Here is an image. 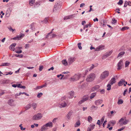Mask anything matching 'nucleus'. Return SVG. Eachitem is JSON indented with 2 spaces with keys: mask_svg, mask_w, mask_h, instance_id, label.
<instances>
[{
  "mask_svg": "<svg viewBox=\"0 0 131 131\" xmlns=\"http://www.w3.org/2000/svg\"><path fill=\"white\" fill-rule=\"evenodd\" d=\"M85 101L82 99L78 103V105H80L84 102Z\"/></svg>",
  "mask_w": 131,
  "mask_h": 131,
  "instance_id": "nucleus-49",
  "label": "nucleus"
},
{
  "mask_svg": "<svg viewBox=\"0 0 131 131\" xmlns=\"http://www.w3.org/2000/svg\"><path fill=\"white\" fill-rule=\"evenodd\" d=\"M22 124H21L19 125V127H20V129L21 130H24L26 128H24L23 129V127L22 126Z\"/></svg>",
  "mask_w": 131,
  "mask_h": 131,
  "instance_id": "nucleus-59",
  "label": "nucleus"
},
{
  "mask_svg": "<svg viewBox=\"0 0 131 131\" xmlns=\"http://www.w3.org/2000/svg\"><path fill=\"white\" fill-rule=\"evenodd\" d=\"M75 60V58L74 57H70L69 58L68 62L69 65L72 64Z\"/></svg>",
  "mask_w": 131,
  "mask_h": 131,
  "instance_id": "nucleus-8",
  "label": "nucleus"
},
{
  "mask_svg": "<svg viewBox=\"0 0 131 131\" xmlns=\"http://www.w3.org/2000/svg\"><path fill=\"white\" fill-rule=\"evenodd\" d=\"M35 3V0H29V4L31 6H32Z\"/></svg>",
  "mask_w": 131,
  "mask_h": 131,
  "instance_id": "nucleus-25",
  "label": "nucleus"
},
{
  "mask_svg": "<svg viewBox=\"0 0 131 131\" xmlns=\"http://www.w3.org/2000/svg\"><path fill=\"white\" fill-rule=\"evenodd\" d=\"M112 53V51H110L108 53H107L104 56V57H105V58H106L107 57L110 56L111 55V54Z\"/></svg>",
  "mask_w": 131,
  "mask_h": 131,
  "instance_id": "nucleus-42",
  "label": "nucleus"
},
{
  "mask_svg": "<svg viewBox=\"0 0 131 131\" xmlns=\"http://www.w3.org/2000/svg\"><path fill=\"white\" fill-rule=\"evenodd\" d=\"M47 84L46 83H45L43 85L40 86L41 88V89L43 87H45L46 86Z\"/></svg>",
  "mask_w": 131,
  "mask_h": 131,
  "instance_id": "nucleus-60",
  "label": "nucleus"
},
{
  "mask_svg": "<svg viewBox=\"0 0 131 131\" xmlns=\"http://www.w3.org/2000/svg\"><path fill=\"white\" fill-rule=\"evenodd\" d=\"M62 5V3L61 2L58 1L55 3L54 5L53 11L55 12L59 9L61 7Z\"/></svg>",
  "mask_w": 131,
  "mask_h": 131,
  "instance_id": "nucleus-4",
  "label": "nucleus"
},
{
  "mask_svg": "<svg viewBox=\"0 0 131 131\" xmlns=\"http://www.w3.org/2000/svg\"><path fill=\"white\" fill-rule=\"evenodd\" d=\"M31 105L33 109L35 110L37 106V104L36 103H33L31 104Z\"/></svg>",
  "mask_w": 131,
  "mask_h": 131,
  "instance_id": "nucleus-30",
  "label": "nucleus"
},
{
  "mask_svg": "<svg viewBox=\"0 0 131 131\" xmlns=\"http://www.w3.org/2000/svg\"><path fill=\"white\" fill-rule=\"evenodd\" d=\"M103 102L102 100H98L95 101L94 104L95 105H98L101 104Z\"/></svg>",
  "mask_w": 131,
  "mask_h": 131,
  "instance_id": "nucleus-13",
  "label": "nucleus"
},
{
  "mask_svg": "<svg viewBox=\"0 0 131 131\" xmlns=\"http://www.w3.org/2000/svg\"><path fill=\"white\" fill-rule=\"evenodd\" d=\"M24 36V34H20L19 36H18L14 38L13 39L15 40H20Z\"/></svg>",
  "mask_w": 131,
  "mask_h": 131,
  "instance_id": "nucleus-16",
  "label": "nucleus"
},
{
  "mask_svg": "<svg viewBox=\"0 0 131 131\" xmlns=\"http://www.w3.org/2000/svg\"><path fill=\"white\" fill-rule=\"evenodd\" d=\"M40 86H37L35 88H34V89L35 90H37L39 89H40Z\"/></svg>",
  "mask_w": 131,
  "mask_h": 131,
  "instance_id": "nucleus-58",
  "label": "nucleus"
},
{
  "mask_svg": "<svg viewBox=\"0 0 131 131\" xmlns=\"http://www.w3.org/2000/svg\"><path fill=\"white\" fill-rule=\"evenodd\" d=\"M80 124L81 123L80 121L79 120H78L77 121L75 124L74 126L75 127H77L79 126Z\"/></svg>",
  "mask_w": 131,
  "mask_h": 131,
  "instance_id": "nucleus-23",
  "label": "nucleus"
},
{
  "mask_svg": "<svg viewBox=\"0 0 131 131\" xmlns=\"http://www.w3.org/2000/svg\"><path fill=\"white\" fill-rule=\"evenodd\" d=\"M48 129V127L45 124L41 127V131H46Z\"/></svg>",
  "mask_w": 131,
  "mask_h": 131,
  "instance_id": "nucleus-21",
  "label": "nucleus"
},
{
  "mask_svg": "<svg viewBox=\"0 0 131 131\" xmlns=\"http://www.w3.org/2000/svg\"><path fill=\"white\" fill-rule=\"evenodd\" d=\"M129 28V27H124L122 28L121 30L124 31L125 30L128 29Z\"/></svg>",
  "mask_w": 131,
  "mask_h": 131,
  "instance_id": "nucleus-47",
  "label": "nucleus"
},
{
  "mask_svg": "<svg viewBox=\"0 0 131 131\" xmlns=\"http://www.w3.org/2000/svg\"><path fill=\"white\" fill-rule=\"evenodd\" d=\"M69 96H68V97L69 99H72L73 98L74 94V92L73 91H71L69 93Z\"/></svg>",
  "mask_w": 131,
  "mask_h": 131,
  "instance_id": "nucleus-17",
  "label": "nucleus"
},
{
  "mask_svg": "<svg viewBox=\"0 0 131 131\" xmlns=\"http://www.w3.org/2000/svg\"><path fill=\"white\" fill-rule=\"evenodd\" d=\"M71 18V16H66L64 18V20H66V19H70Z\"/></svg>",
  "mask_w": 131,
  "mask_h": 131,
  "instance_id": "nucleus-45",
  "label": "nucleus"
},
{
  "mask_svg": "<svg viewBox=\"0 0 131 131\" xmlns=\"http://www.w3.org/2000/svg\"><path fill=\"white\" fill-rule=\"evenodd\" d=\"M112 85L110 84L109 83H108L107 84V90L108 91H109L111 89V86Z\"/></svg>",
  "mask_w": 131,
  "mask_h": 131,
  "instance_id": "nucleus-35",
  "label": "nucleus"
},
{
  "mask_svg": "<svg viewBox=\"0 0 131 131\" xmlns=\"http://www.w3.org/2000/svg\"><path fill=\"white\" fill-rule=\"evenodd\" d=\"M123 3V1L122 0H120L117 3V4L119 5H121Z\"/></svg>",
  "mask_w": 131,
  "mask_h": 131,
  "instance_id": "nucleus-53",
  "label": "nucleus"
},
{
  "mask_svg": "<svg viewBox=\"0 0 131 131\" xmlns=\"http://www.w3.org/2000/svg\"><path fill=\"white\" fill-rule=\"evenodd\" d=\"M48 17H46L45 18L43 21H41V22H43L44 23L46 24L47 23L48 21Z\"/></svg>",
  "mask_w": 131,
  "mask_h": 131,
  "instance_id": "nucleus-38",
  "label": "nucleus"
},
{
  "mask_svg": "<svg viewBox=\"0 0 131 131\" xmlns=\"http://www.w3.org/2000/svg\"><path fill=\"white\" fill-rule=\"evenodd\" d=\"M128 2L127 1H125V3H124V7H126L128 5Z\"/></svg>",
  "mask_w": 131,
  "mask_h": 131,
  "instance_id": "nucleus-55",
  "label": "nucleus"
},
{
  "mask_svg": "<svg viewBox=\"0 0 131 131\" xmlns=\"http://www.w3.org/2000/svg\"><path fill=\"white\" fill-rule=\"evenodd\" d=\"M62 62L63 64L65 66H67L68 64V63L66 59L63 60Z\"/></svg>",
  "mask_w": 131,
  "mask_h": 131,
  "instance_id": "nucleus-26",
  "label": "nucleus"
},
{
  "mask_svg": "<svg viewBox=\"0 0 131 131\" xmlns=\"http://www.w3.org/2000/svg\"><path fill=\"white\" fill-rule=\"evenodd\" d=\"M99 88V86L98 85H96L92 88L91 91H95L97 90Z\"/></svg>",
  "mask_w": 131,
  "mask_h": 131,
  "instance_id": "nucleus-18",
  "label": "nucleus"
},
{
  "mask_svg": "<svg viewBox=\"0 0 131 131\" xmlns=\"http://www.w3.org/2000/svg\"><path fill=\"white\" fill-rule=\"evenodd\" d=\"M43 95V93H40L38 94L37 95V97L39 98L41 97V96Z\"/></svg>",
  "mask_w": 131,
  "mask_h": 131,
  "instance_id": "nucleus-43",
  "label": "nucleus"
},
{
  "mask_svg": "<svg viewBox=\"0 0 131 131\" xmlns=\"http://www.w3.org/2000/svg\"><path fill=\"white\" fill-rule=\"evenodd\" d=\"M130 63V62L128 61H126L125 62V67H127L129 65Z\"/></svg>",
  "mask_w": 131,
  "mask_h": 131,
  "instance_id": "nucleus-41",
  "label": "nucleus"
},
{
  "mask_svg": "<svg viewBox=\"0 0 131 131\" xmlns=\"http://www.w3.org/2000/svg\"><path fill=\"white\" fill-rule=\"evenodd\" d=\"M9 82V81L8 80H4L3 81V83L4 84L8 83Z\"/></svg>",
  "mask_w": 131,
  "mask_h": 131,
  "instance_id": "nucleus-40",
  "label": "nucleus"
},
{
  "mask_svg": "<svg viewBox=\"0 0 131 131\" xmlns=\"http://www.w3.org/2000/svg\"><path fill=\"white\" fill-rule=\"evenodd\" d=\"M89 98V97L88 95H86L84 96L82 98V99L84 101L87 100Z\"/></svg>",
  "mask_w": 131,
  "mask_h": 131,
  "instance_id": "nucleus-28",
  "label": "nucleus"
},
{
  "mask_svg": "<svg viewBox=\"0 0 131 131\" xmlns=\"http://www.w3.org/2000/svg\"><path fill=\"white\" fill-rule=\"evenodd\" d=\"M31 106V104H29L27 105L25 107V108L26 110H28L29 108H30Z\"/></svg>",
  "mask_w": 131,
  "mask_h": 131,
  "instance_id": "nucleus-36",
  "label": "nucleus"
},
{
  "mask_svg": "<svg viewBox=\"0 0 131 131\" xmlns=\"http://www.w3.org/2000/svg\"><path fill=\"white\" fill-rule=\"evenodd\" d=\"M110 123L111 124H112V125H114L116 123V122L115 121H110Z\"/></svg>",
  "mask_w": 131,
  "mask_h": 131,
  "instance_id": "nucleus-44",
  "label": "nucleus"
},
{
  "mask_svg": "<svg viewBox=\"0 0 131 131\" xmlns=\"http://www.w3.org/2000/svg\"><path fill=\"white\" fill-rule=\"evenodd\" d=\"M66 99V96L62 97L61 99V102L57 104L58 106L60 108L68 107L69 104H68V103H66L65 101Z\"/></svg>",
  "mask_w": 131,
  "mask_h": 131,
  "instance_id": "nucleus-1",
  "label": "nucleus"
},
{
  "mask_svg": "<svg viewBox=\"0 0 131 131\" xmlns=\"http://www.w3.org/2000/svg\"><path fill=\"white\" fill-rule=\"evenodd\" d=\"M123 64V61L122 60H120L117 64V66L118 67L117 69L118 70H120L122 68Z\"/></svg>",
  "mask_w": 131,
  "mask_h": 131,
  "instance_id": "nucleus-9",
  "label": "nucleus"
},
{
  "mask_svg": "<svg viewBox=\"0 0 131 131\" xmlns=\"http://www.w3.org/2000/svg\"><path fill=\"white\" fill-rule=\"evenodd\" d=\"M123 101L121 99L119 100L117 102V104L118 105L122 104L123 103Z\"/></svg>",
  "mask_w": 131,
  "mask_h": 131,
  "instance_id": "nucleus-39",
  "label": "nucleus"
},
{
  "mask_svg": "<svg viewBox=\"0 0 131 131\" xmlns=\"http://www.w3.org/2000/svg\"><path fill=\"white\" fill-rule=\"evenodd\" d=\"M8 104L11 106H14L15 105L14 103V101L12 99L9 100L8 101Z\"/></svg>",
  "mask_w": 131,
  "mask_h": 131,
  "instance_id": "nucleus-11",
  "label": "nucleus"
},
{
  "mask_svg": "<svg viewBox=\"0 0 131 131\" xmlns=\"http://www.w3.org/2000/svg\"><path fill=\"white\" fill-rule=\"evenodd\" d=\"M104 49V46L102 45H100L96 48L95 49V51H98Z\"/></svg>",
  "mask_w": 131,
  "mask_h": 131,
  "instance_id": "nucleus-10",
  "label": "nucleus"
},
{
  "mask_svg": "<svg viewBox=\"0 0 131 131\" xmlns=\"http://www.w3.org/2000/svg\"><path fill=\"white\" fill-rule=\"evenodd\" d=\"M95 125L93 124H91L89 125V127L92 130H93L94 128Z\"/></svg>",
  "mask_w": 131,
  "mask_h": 131,
  "instance_id": "nucleus-31",
  "label": "nucleus"
},
{
  "mask_svg": "<svg viewBox=\"0 0 131 131\" xmlns=\"http://www.w3.org/2000/svg\"><path fill=\"white\" fill-rule=\"evenodd\" d=\"M96 95V93H92L91 95V96H90V98L91 99H92L93 98H94V97Z\"/></svg>",
  "mask_w": 131,
  "mask_h": 131,
  "instance_id": "nucleus-34",
  "label": "nucleus"
},
{
  "mask_svg": "<svg viewBox=\"0 0 131 131\" xmlns=\"http://www.w3.org/2000/svg\"><path fill=\"white\" fill-rule=\"evenodd\" d=\"M42 117V114L40 113H38L35 115L32 118L34 120H37L41 119Z\"/></svg>",
  "mask_w": 131,
  "mask_h": 131,
  "instance_id": "nucleus-7",
  "label": "nucleus"
},
{
  "mask_svg": "<svg viewBox=\"0 0 131 131\" xmlns=\"http://www.w3.org/2000/svg\"><path fill=\"white\" fill-rule=\"evenodd\" d=\"M15 52L16 53H20L22 52V51L21 50H20L19 51H16V50Z\"/></svg>",
  "mask_w": 131,
  "mask_h": 131,
  "instance_id": "nucleus-61",
  "label": "nucleus"
},
{
  "mask_svg": "<svg viewBox=\"0 0 131 131\" xmlns=\"http://www.w3.org/2000/svg\"><path fill=\"white\" fill-rule=\"evenodd\" d=\"M81 43H78V46L79 49H82V47L81 46Z\"/></svg>",
  "mask_w": 131,
  "mask_h": 131,
  "instance_id": "nucleus-50",
  "label": "nucleus"
},
{
  "mask_svg": "<svg viewBox=\"0 0 131 131\" xmlns=\"http://www.w3.org/2000/svg\"><path fill=\"white\" fill-rule=\"evenodd\" d=\"M88 85V83L86 82L84 83L82 85V88H86Z\"/></svg>",
  "mask_w": 131,
  "mask_h": 131,
  "instance_id": "nucleus-32",
  "label": "nucleus"
},
{
  "mask_svg": "<svg viewBox=\"0 0 131 131\" xmlns=\"http://www.w3.org/2000/svg\"><path fill=\"white\" fill-rule=\"evenodd\" d=\"M116 20H115L114 18H113L112 19V23L113 24H114L115 23H116Z\"/></svg>",
  "mask_w": 131,
  "mask_h": 131,
  "instance_id": "nucleus-54",
  "label": "nucleus"
},
{
  "mask_svg": "<svg viewBox=\"0 0 131 131\" xmlns=\"http://www.w3.org/2000/svg\"><path fill=\"white\" fill-rule=\"evenodd\" d=\"M81 76V74L78 73L75 74L70 79V81H75L79 80Z\"/></svg>",
  "mask_w": 131,
  "mask_h": 131,
  "instance_id": "nucleus-5",
  "label": "nucleus"
},
{
  "mask_svg": "<svg viewBox=\"0 0 131 131\" xmlns=\"http://www.w3.org/2000/svg\"><path fill=\"white\" fill-rule=\"evenodd\" d=\"M10 15V13H8L6 12V13L5 14V16H6V17H9Z\"/></svg>",
  "mask_w": 131,
  "mask_h": 131,
  "instance_id": "nucleus-62",
  "label": "nucleus"
},
{
  "mask_svg": "<svg viewBox=\"0 0 131 131\" xmlns=\"http://www.w3.org/2000/svg\"><path fill=\"white\" fill-rule=\"evenodd\" d=\"M10 63H4L1 64V66H8L10 65Z\"/></svg>",
  "mask_w": 131,
  "mask_h": 131,
  "instance_id": "nucleus-27",
  "label": "nucleus"
},
{
  "mask_svg": "<svg viewBox=\"0 0 131 131\" xmlns=\"http://www.w3.org/2000/svg\"><path fill=\"white\" fill-rule=\"evenodd\" d=\"M43 66H40L39 67V70L40 71H41L42 70L43 68Z\"/></svg>",
  "mask_w": 131,
  "mask_h": 131,
  "instance_id": "nucleus-57",
  "label": "nucleus"
},
{
  "mask_svg": "<svg viewBox=\"0 0 131 131\" xmlns=\"http://www.w3.org/2000/svg\"><path fill=\"white\" fill-rule=\"evenodd\" d=\"M109 74V71L107 70H105L101 74L100 78L101 80H104L107 78Z\"/></svg>",
  "mask_w": 131,
  "mask_h": 131,
  "instance_id": "nucleus-2",
  "label": "nucleus"
},
{
  "mask_svg": "<svg viewBox=\"0 0 131 131\" xmlns=\"http://www.w3.org/2000/svg\"><path fill=\"white\" fill-rule=\"evenodd\" d=\"M124 82L126 84H127V82L125 81L124 79H122L118 82V85L119 86L122 85H123V83Z\"/></svg>",
  "mask_w": 131,
  "mask_h": 131,
  "instance_id": "nucleus-12",
  "label": "nucleus"
},
{
  "mask_svg": "<svg viewBox=\"0 0 131 131\" xmlns=\"http://www.w3.org/2000/svg\"><path fill=\"white\" fill-rule=\"evenodd\" d=\"M23 55L22 54H15V56L16 57H19V58H22L23 57Z\"/></svg>",
  "mask_w": 131,
  "mask_h": 131,
  "instance_id": "nucleus-48",
  "label": "nucleus"
},
{
  "mask_svg": "<svg viewBox=\"0 0 131 131\" xmlns=\"http://www.w3.org/2000/svg\"><path fill=\"white\" fill-rule=\"evenodd\" d=\"M61 76V77L60 78V79H63V78L64 76L63 75H62V74H60V75H57V77L58 78H59Z\"/></svg>",
  "mask_w": 131,
  "mask_h": 131,
  "instance_id": "nucleus-52",
  "label": "nucleus"
},
{
  "mask_svg": "<svg viewBox=\"0 0 131 131\" xmlns=\"http://www.w3.org/2000/svg\"><path fill=\"white\" fill-rule=\"evenodd\" d=\"M97 108V106L93 105L91 107V110H96Z\"/></svg>",
  "mask_w": 131,
  "mask_h": 131,
  "instance_id": "nucleus-29",
  "label": "nucleus"
},
{
  "mask_svg": "<svg viewBox=\"0 0 131 131\" xmlns=\"http://www.w3.org/2000/svg\"><path fill=\"white\" fill-rule=\"evenodd\" d=\"M101 122L100 120H98L97 121V122L96 123V124L99 125H100Z\"/></svg>",
  "mask_w": 131,
  "mask_h": 131,
  "instance_id": "nucleus-64",
  "label": "nucleus"
},
{
  "mask_svg": "<svg viewBox=\"0 0 131 131\" xmlns=\"http://www.w3.org/2000/svg\"><path fill=\"white\" fill-rule=\"evenodd\" d=\"M72 111H70L67 115V117L68 119H70L71 117V116L72 114Z\"/></svg>",
  "mask_w": 131,
  "mask_h": 131,
  "instance_id": "nucleus-24",
  "label": "nucleus"
},
{
  "mask_svg": "<svg viewBox=\"0 0 131 131\" xmlns=\"http://www.w3.org/2000/svg\"><path fill=\"white\" fill-rule=\"evenodd\" d=\"M88 119L89 122L91 123L92 120V118L91 116H89L88 117Z\"/></svg>",
  "mask_w": 131,
  "mask_h": 131,
  "instance_id": "nucleus-37",
  "label": "nucleus"
},
{
  "mask_svg": "<svg viewBox=\"0 0 131 131\" xmlns=\"http://www.w3.org/2000/svg\"><path fill=\"white\" fill-rule=\"evenodd\" d=\"M107 121L106 120L104 121L103 123V126L104 127L105 125L106 124Z\"/></svg>",
  "mask_w": 131,
  "mask_h": 131,
  "instance_id": "nucleus-63",
  "label": "nucleus"
},
{
  "mask_svg": "<svg viewBox=\"0 0 131 131\" xmlns=\"http://www.w3.org/2000/svg\"><path fill=\"white\" fill-rule=\"evenodd\" d=\"M125 53V52L124 51L121 52H120L118 55L117 58L119 57H122L123 55H124Z\"/></svg>",
  "mask_w": 131,
  "mask_h": 131,
  "instance_id": "nucleus-33",
  "label": "nucleus"
},
{
  "mask_svg": "<svg viewBox=\"0 0 131 131\" xmlns=\"http://www.w3.org/2000/svg\"><path fill=\"white\" fill-rule=\"evenodd\" d=\"M16 43H13L9 47V49L12 51H14L15 50V47L16 45Z\"/></svg>",
  "mask_w": 131,
  "mask_h": 131,
  "instance_id": "nucleus-15",
  "label": "nucleus"
},
{
  "mask_svg": "<svg viewBox=\"0 0 131 131\" xmlns=\"http://www.w3.org/2000/svg\"><path fill=\"white\" fill-rule=\"evenodd\" d=\"M116 82V79L114 77L112 78L108 83L112 85L114 84Z\"/></svg>",
  "mask_w": 131,
  "mask_h": 131,
  "instance_id": "nucleus-14",
  "label": "nucleus"
},
{
  "mask_svg": "<svg viewBox=\"0 0 131 131\" xmlns=\"http://www.w3.org/2000/svg\"><path fill=\"white\" fill-rule=\"evenodd\" d=\"M45 124L47 127H49L51 128L53 126L52 123L51 122H49Z\"/></svg>",
  "mask_w": 131,
  "mask_h": 131,
  "instance_id": "nucleus-20",
  "label": "nucleus"
},
{
  "mask_svg": "<svg viewBox=\"0 0 131 131\" xmlns=\"http://www.w3.org/2000/svg\"><path fill=\"white\" fill-rule=\"evenodd\" d=\"M95 67V66L93 64H92L91 66L90 67V68L89 69V71H90L91 70L93 69Z\"/></svg>",
  "mask_w": 131,
  "mask_h": 131,
  "instance_id": "nucleus-46",
  "label": "nucleus"
},
{
  "mask_svg": "<svg viewBox=\"0 0 131 131\" xmlns=\"http://www.w3.org/2000/svg\"><path fill=\"white\" fill-rule=\"evenodd\" d=\"M128 121L127 120L122 118L119 120L118 122V124L120 126H122L126 125L128 123Z\"/></svg>",
  "mask_w": 131,
  "mask_h": 131,
  "instance_id": "nucleus-6",
  "label": "nucleus"
},
{
  "mask_svg": "<svg viewBox=\"0 0 131 131\" xmlns=\"http://www.w3.org/2000/svg\"><path fill=\"white\" fill-rule=\"evenodd\" d=\"M30 27L31 29L32 30V31H34L35 30V28L34 25V23H32L30 26Z\"/></svg>",
  "mask_w": 131,
  "mask_h": 131,
  "instance_id": "nucleus-22",
  "label": "nucleus"
},
{
  "mask_svg": "<svg viewBox=\"0 0 131 131\" xmlns=\"http://www.w3.org/2000/svg\"><path fill=\"white\" fill-rule=\"evenodd\" d=\"M105 117L104 116H103L102 117V118L101 119L100 121L101 122V123H103V121H104V120Z\"/></svg>",
  "mask_w": 131,
  "mask_h": 131,
  "instance_id": "nucleus-51",
  "label": "nucleus"
},
{
  "mask_svg": "<svg viewBox=\"0 0 131 131\" xmlns=\"http://www.w3.org/2000/svg\"><path fill=\"white\" fill-rule=\"evenodd\" d=\"M125 128V127H123L121 128L118 129L117 131H122Z\"/></svg>",
  "mask_w": 131,
  "mask_h": 131,
  "instance_id": "nucleus-56",
  "label": "nucleus"
},
{
  "mask_svg": "<svg viewBox=\"0 0 131 131\" xmlns=\"http://www.w3.org/2000/svg\"><path fill=\"white\" fill-rule=\"evenodd\" d=\"M52 33V32H50V33H48V34L46 35V37L47 38L48 37L50 36V38H52L55 37L56 36V35L55 34H53L52 35H50V34Z\"/></svg>",
  "mask_w": 131,
  "mask_h": 131,
  "instance_id": "nucleus-19",
  "label": "nucleus"
},
{
  "mask_svg": "<svg viewBox=\"0 0 131 131\" xmlns=\"http://www.w3.org/2000/svg\"><path fill=\"white\" fill-rule=\"evenodd\" d=\"M95 78V74L94 73H91L87 76L86 80L88 82H90L93 81Z\"/></svg>",
  "mask_w": 131,
  "mask_h": 131,
  "instance_id": "nucleus-3",
  "label": "nucleus"
}]
</instances>
